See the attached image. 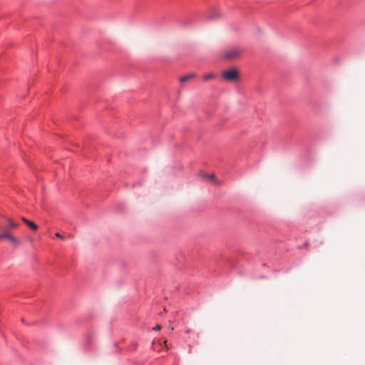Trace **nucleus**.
Here are the masks:
<instances>
[{"label":"nucleus","mask_w":365,"mask_h":365,"mask_svg":"<svg viewBox=\"0 0 365 365\" xmlns=\"http://www.w3.org/2000/svg\"><path fill=\"white\" fill-rule=\"evenodd\" d=\"M242 53V51L237 47L230 48L223 51L222 58L227 60H232L238 58Z\"/></svg>","instance_id":"f03ea898"},{"label":"nucleus","mask_w":365,"mask_h":365,"mask_svg":"<svg viewBox=\"0 0 365 365\" xmlns=\"http://www.w3.org/2000/svg\"><path fill=\"white\" fill-rule=\"evenodd\" d=\"M156 344L158 345V346H162L163 345V344H160V343H158V344ZM163 345L166 346L167 344H163Z\"/></svg>","instance_id":"f8f14e48"},{"label":"nucleus","mask_w":365,"mask_h":365,"mask_svg":"<svg viewBox=\"0 0 365 365\" xmlns=\"http://www.w3.org/2000/svg\"><path fill=\"white\" fill-rule=\"evenodd\" d=\"M193 77H195V74L194 73H191V74H189V75H187V76H182L180 78V82L182 83H185L189 79H191Z\"/></svg>","instance_id":"20e7f679"},{"label":"nucleus","mask_w":365,"mask_h":365,"mask_svg":"<svg viewBox=\"0 0 365 365\" xmlns=\"http://www.w3.org/2000/svg\"><path fill=\"white\" fill-rule=\"evenodd\" d=\"M12 245H19L20 244V241L14 236L11 235L10 238L8 240Z\"/></svg>","instance_id":"423d86ee"},{"label":"nucleus","mask_w":365,"mask_h":365,"mask_svg":"<svg viewBox=\"0 0 365 365\" xmlns=\"http://www.w3.org/2000/svg\"><path fill=\"white\" fill-rule=\"evenodd\" d=\"M55 236H56V237L60 238V239H63V236H62L59 232H56V233L55 234Z\"/></svg>","instance_id":"9d476101"},{"label":"nucleus","mask_w":365,"mask_h":365,"mask_svg":"<svg viewBox=\"0 0 365 365\" xmlns=\"http://www.w3.org/2000/svg\"><path fill=\"white\" fill-rule=\"evenodd\" d=\"M6 221L10 228H16L19 226L18 223L15 222L12 219L9 217L6 218Z\"/></svg>","instance_id":"39448f33"},{"label":"nucleus","mask_w":365,"mask_h":365,"mask_svg":"<svg viewBox=\"0 0 365 365\" xmlns=\"http://www.w3.org/2000/svg\"><path fill=\"white\" fill-rule=\"evenodd\" d=\"M221 76L224 81L229 83H237L240 80V73L235 68L223 71L221 73Z\"/></svg>","instance_id":"f257e3e1"},{"label":"nucleus","mask_w":365,"mask_h":365,"mask_svg":"<svg viewBox=\"0 0 365 365\" xmlns=\"http://www.w3.org/2000/svg\"><path fill=\"white\" fill-rule=\"evenodd\" d=\"M209 179L214 180L215 179V175L212 174L207 176Z\"/></svg>","instance_id":"9b49d317"},{"label":"nucleus","mask_w":365,"mask_h":365,"mask_svg":"<svg viewBox=\"0 0 365 365\" xmlns=\"http://www.w3.org/2000/svg\"><path fill=\"white\" fill-rule=\"evenodd\" d=\"M21 220L24 222L30 229L32 230H36L38 229V226L34 222L29 220L24 217H21Z\"/></svg>","instance_id":"7ed1b4c3"},{"label":"nucleus","mask_w":365,"mask_h":365,"mask_svg":"<svg viewBox=\"0 0 365 365\" xmlns=\"http://www.w3.org/2000/svg\"><path fill=\"white\" fill-rule=\"evenodd\" d=\"M11 235H11L9 232L6 231V232L0 234V239L9 240Z\"/></svg>","instance_id":"0eeeda50"},{"label":"nucleus","mask_w":365,"mask_h":365,"mask_svg":"<svg viewBox=\"0 0 365 365\" xmlns=\"http://www.w3.org/2000/svg\"><path fill=\"white\" fill-rule=\"evenodd\" d=\"M160 329H161L160 325H157L153 328V330H155V331H160Z\"/></svg>","instance_id":"1a4fd4ad"},{"label":"nucleus","mask_w":365,"mask_h":365,"mask_svg":"<svg viewBox=\"0 0 365 365\" xmlns=\"http://www.w3.org/2000/svg\"><path fill=\"white\" fill-rule=\"evenodd\" d=\"M213 78H214V74H212V73H207V74L204 75V76H203V79L205 81L212 79Z\"/></svg>","instance_id":"6e6552de"}]
</instances>
